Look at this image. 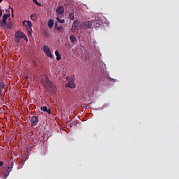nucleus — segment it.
<instances>
[{"label": "nucleus", "mask_w": 179, "mask_h": 179, "mask_svg": "<svg viewBox=\"0 0 179 179\" xmlns=\"http://www.w3.org/2000/svg\"><path fill=\"white\" fill-rule=\"evenodd\" d=\"M40 83H41V85H43V86H44V87H45V89L50 90L51 93H57V86L54 85L52 81L48 79V77L44 76L41 78L40 80Z\"/></svg>", "instance_id": "obj_1"}, {"label": "nucleus", "mask_w": 179, "mask_h": 179, "mask_svg": "<svg viewBox=\"0 0 179 179\" xmlns=\"http://www.w3.org/2000/svg\"><path fill=\"white\" fill-rule=\"evenodd\" d=\"M22 24L26 27V29L28 30L29 33H31V31H33V29H31V27H32L31 22L24 20L22 22Z\"/></svg>", "instance_id": "obj_2"}, {"label": "nucleus", "mask_w": 179, "mask_h": 179, "mask_svg": "<svg viewBox=\"0 0 179 179\" xmlns=\"http://www.w3.org/2000/svg\"><path fill=\"white\" fill-rule=\"evenodd\" d=\"M8 17H10V13L4 14L2 17V20H0V26H3V24H6V20H8Z\"/></svg>", "instance_id": "obj_3"}, {"label": "nucleus", "mask_w": 179, "mask_h": 179, "mask_svg": "<svg viewBox=\"0 0 179 179\" xmlns=\"http://www.w3.org/2000/svg\"><path fill=\"white\" fill-rule=\"evenodd\" d=\"M92 29L94 27L97 29V27H100V26H101V20L99 19L92 20Z\"/></svg>", "instance_id": "obj_4"}, {"label": "nucleus", "mask_w": 179, "mask_h": 179, "mask_svg": "<svg viewBox=\"0 0 179 179\" xmlns=\"http://www.w3.org/2000/svg\"><path fill=\"white\" fill-rule=\"evenodd\" d=\"M43 52H45L47 57H49L50 58H52V55L51 54V51L50 50V48L48 45H43Z\"/></svg>", "instance_id": "obj_5"}, {"label": "nucleus", "mask_w": 179, "mask_h": 179, "mask_svg": "<svg viewBox=\"0 0 179 179\" xmlns=\"http://www.w3.org/2000/svg\"><path fill=\"white\" fill-rule=\"evenodd\" d=\"M22 36H23V32L20 31H17V32H15V43H20V39L22 38Z\"/></svg>", "instance_id": "obj_6"}, {"label": "nucleus", "mask_w": 179, "mask_h": 179, "mask_svg": "<svg viewBox=\"0 0 179 179\" xmlns=\"http://www.w3.org/2000/svg\"><path fill=\"white\" fill-rule=\"evenodd\" d=\"M83 27L84 29H93L92 20L86 21L83 23Z\"/></svg>", "instance_id": "obj_7"}, {"label": "nucleus", "mask_w": 179, "mask_h": 179, "mask_svg": "<svg viewBox=\"0 0 179 179\" xmlns=\"http://www.w3.org/2000/svg\"><path fill=\"white\" fill-rule=\"evenodd\" d=\"M64 7L62 6H59L56 9V13L57 14V16H59V15H64Z\"/></svg>", "instance_id": "obj_8"}, {"label": "nucleus", "mask_w": 179, "mask_h": 179, "mask_svg": "<svg viewBox=\"0 0 179 179\" xmlns=\"http://www.w3.org/2000/svg\"><path fill=\"white\" fill-rule=\"evenodd\" d=\"M37 122H38V117L33 116L31 118V123L32 124V125H34V127H35V125H37Z\"/></svg>", "instance_id": "obj_9"}, {"label": "nucleus", "mask_w": 179, "mask_h": 179, "mask_svg": "<svg viewBox=\"0 0 179 179\" xmlns=\"http://www.w3.org/2000/svg\"><path fill=\"white\" fill-rule=\"evenodd\" d=\"M69 85V87H71V89H75V83H73V79L70 80V81H69V84L66 85V86H68Z\"/></svg>", "instance_id": "obj_10"}, {"label": "nucleus", "mask_w": 179, "mask_h": 179, "mask_svg": "<svg viewBox=\"0 0 179 179\" xmlns=\"http://www.w3.org/2000/svg\"><path fill=\"white\" fill-rule=\"evenodd\" d=\"M2 27H5V29H8V30H10L12 29V24L9 23H6V24H3V25H0Z\"/></svg>", "instance_id": "obj_11"}, {"label": "nucleus", "mask_w": 179, "mask_h": 179, "mask_svg": "<svg viewBox=\"0 0 179 179\" xmlns=\"http://www.w3.org/2000/svg\"><path fill=\"white\" fill-rule=\"evenodd\" d=\"M78 26H79V22L78 20H74L72 29H73V30H76V29H78Z\"/></svg>", "instance_id": "obj_12"}, {"label": "nucleus", "mask_w": 179, "mask_h": 179, "mask_svg": "<svg viewBox=\"0 0 179 179\" xmlns=\"http://www.w3.org/2000/svg\"><path fill=\"white\" fill-rule=\"evenodd\" d=\"M41 110L42 111H44L45 113H49V114H51V110H50V109H48V108H47V106H42V107L41 108Z\"/></svg>", "instance_id": "obj_13"}, {"label": "nucleus", "mask_w": 179, "mask_h": 179, "mask_svg": "<svg viewBox=\"0 0 179 179\" xmlns=\"http://www.w3.org/2000/svg\"><path fill=\"white\" fill-rule=\"evenodd\" d=\"M48 26L49 29H52V27H54V20H49V21L48 22Z\"/></svg>", "instance_id": "obj_14"}, {"label": "nucleus", "mask_w": 179, "mask_h": 179, "mask_svg": "<svg viewBox=\"0 0 179 179\" xmlns=\"http://www.w3.org/2000/svg\"><path fill=\"white\" fill-rule=\"evenodd\" d=\"M55 29H57V31H62V29H64V27H62V26H58V22H55Z\"/></svg>", "instance_id": "obj_15"}, {"label": "nucleus", "mask_w": 179, "mask_h": 179, "mask_svg": "<svg viewBox=\"0 0 179 179\" xmlns=\"http://www.w3.org/2000/svg\"><path fill=\"white\" fill-rule=\"evenodd\" d=\"M9 170V171H8ZM12 171V166H8V170L5 171V176L8 177L9 176V173Z\"/></svg>", "instance_id": "obj_16"}, {"label": "nucleus", "mask_w": 179, "mask_h": 179, "mask_svg": "<svg viewBox=\"0 0 179 179\" xmlns=\"http://www.w3.org/2000/svg\"><path fill=\"white\" fill-rule=\"evenodd\" d=\"M59 17H61V16L60 15H57L56 17V20H57V22L59 23H65V20H61V19H59Z\"/></svg>", "instance_id": "obj_17"}, {"label": "nucleus", "mask_w": 179, "mask_h": 179, "mask_svg": "<svg viewBox=\"0 0 179 179\" xmlns=\"http://www.w3.org/2000/svg\"><path fill=\"white\" fill-rule=\"evenodd\" d=\"M70 20H75V14L73 13H70L69 15Z\"/></svg>", "instance_id": "obj_18"}, {"label": "nucleus", "mask_w": 179, "mask_h": 179, "mask_svg": "<svg viewBox=\"0 0 179 179\" xmlns=\"http://www.w3.org/2000/svg\"><path fill=\"white\" fill-rule=\"evenodd\" d=\"M70 40L71 43H76V37L74 35L70 36Z\"/></svg>", "instance_id": "obj_19"}, {"label": "nucleus", "mask_w": 179, "mask_h": 179, "mask_svg": "<svg viewBox=\"0 0 179 179\" xmlns=\"http://www.w3.org/2000/svg\"><path fill=\"white\" fill-rule=\"evenodd\" d=\"M31 20H33L34 22H35V20H37V15L36 14L31 15Z\"/></svg>", "instance_id": "obj_20"}, {"label": "nucleus", "mask_w": 179, "mask_h": 179, "mask_svg": "<svg viewBox=\"0 0 179 179\" xmlns=\"http://www.w3.org/2000/svg\"><path fill=\"white\" fill-rule=\"evenodd\" d=\"M22 38H23V40H24V41H29V39L27 38V36L24 34H22Z\"/></svg>", "instance_id": "obj_21"}, {"label": "nucleus", "mask_w": 179, "mask_h": 179, "mask_svg": "<svg viewBox=\"0 0 179 179\" xmlns=\"http://www.w3.org/2000/svg\"><path fill=\"white\" fill-rule=\"evenodd\" d=\"M5 87V83L3 82L0 83V89L2 90V89H4Z\"/></svg>", "instance_id": "obj_22"}, {"label": "nucleus", "mask_w": 179, "mask_h": 179, "mask_svg": "<svg viewBox=\"0 0 179 179\" xmlns=\"http://www.w3.org/2000/svg\"><path fill=\"white\" fill-rule=\"evenodd\" d=\"M34 3H35V5H38V6H41V3H38V1H37V0H32Z\"/></svg>", "instance_id": "obj_23"}, {"label": "nucleus", "mask_w": 179, "mask_h": 179, "mask_svg": "<svg viewBox=\"0 0 179 179\" xmlns=\"http://www.w3.org/2000/svg\"><path fill=\"white\" fill-rule=\"evenodd\" d=\"M57 61H61V55H59V56L56 57Z\"/></svg>", "instance_id": "obj_24"}, {"label": "nucleus", "mask_w": 179, "mask_h": 179, "mask_svg": "<svg viewBox=\"0 0 179 179\" xmlns=\"http://www.w3.org/2000/svg\"><path fill=\"white\" fill-rule=\"evenodd\" d=\"M55 54L56 57L61 55H59V52H58V50H55Z\"/></svg>", "instance_id": "obj_25"}, {"label": "nucleus", "mask_w": 179, "mask_h": 179, "mask_svg": "<svg viewBox=\"0 0 179 179\" xmlns=\"http://www.w3.org/2000/svg\"><path fill=\"white\" fill-rule=\"evenodd\" d=\"M66 80H68V82H69L70 80H72V79H71V77H69V76H67V77L66 78Z\"/></svg>", "instance_id": "obj_26"}, {"label": "nucleus", "mask_w": 179, "mask_h": 179, "mask_svg": "<svg viewBox=\"0 0 179 179\" xmlns=\"http://www.w3.org/2000/svg\"><path fill=\"white\" fill-rule=\"evenodd\" d=\"M3 166V162L0 161V167H2Z\"/></svg>", "instance_id": "obj_27"}, {"label": "nucleus", "mask_w": 179, "mask_h": 179, "mask_svg": "<svg viewBox=\"0 0 179 179\" xmlns=\"http://www.w3.org/2000/svg\"><path fill=\"white\" fill-rule=\"evenodd\" d=\"M2 16V9L0 8V17Z\"/></svg>", "instance_id": "obj_28"}, {"label": "nucleus", "mask_w": 179, "mask_h": 179, "mask_svg": "<svg viewBox=\"0 0 179 179\" xmlns=\"http://www.w3.org/2000/svg\"><path fill=\"white\" fill-rule=\"evenodd\" d=\"M1 96H2V90L0 89V97H1Z\"/></svg>", "instance_id": "obj_29"}, {"label": "nucleus", "mask_w": 179, "mask_h": 179, "mask_svg": "<svg viewBox=\"0 0 179 179\" xmlns=\"http://www.w3.org/2000/svg\"><path fill=\"white\" fill-rule=\"evenodd\" d=\"M10 9H11V12H12V16L13 17V9L12 8H10Z\"/></svg>", "instance_id": "obj_30"}, {"label": "nucleus", "mask_w": 179, "mask_h": 179, "mask_svg": "<svg viewBox=\"0 0 179 179\" xmlns=\"http://www.w3.org/2000/svg\"><path fill=\"white\" fill-rule=\"evenodd\" d=\"M2 1H3V0H0V3H1V2H2Z\"/></svg>", "instance_id": "obj_31"}, {"label": "nucleus", "mask_w": 179, "mask_h": 179, "mask_svg": "<svg viewBox=\"0 0 179 179\" xmlns=\"http://www.w3.org/2000/svg\"><path fill=\"white\" fill-rule=\"evenodd\" d=\"M12 166H13V163H11Z\"/></svg>", "instance_id": "obj_32"}]
</instances>
